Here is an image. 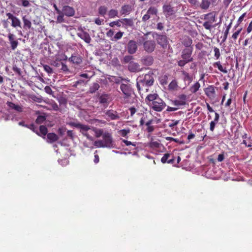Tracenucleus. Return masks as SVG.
I'll list each match as a JSON object with an SVG mask.
<instances>
[{"label": "nucleus", "mask_w": 252, "mask_h": 252, "mask_svg": "<svg viewBox=\"0 0 252 252\" xmlns=\"http://www.w3.org/2000/svg\"><path fill=\"white\" fill-rule=\"evenodd\" d=\"M6 104L10 108L14 110L17 112H21L23 111L22 106L19 105L15 104V103L9 101H7L6 102Z\"/></svg>", "instance_id": "obj_21"}, {"label": "nucleus", "mask_w": 252, "mask_h": 252, "mask_svg": "<svg viewBox=\"0 0 252 252\" xmlns=\"http://www.w3.org/2000/svg\"><path fill=\"white\" fill-rule=\"evenodd\" d=\"M61 64H62V62H59L58 60H56L53 61L51 63L52 65L57 67H60L61 66Z\"/></svg>", "instance_id": "obj_53"}, {"label": "nucleus", "mask_w": 252, "mask_h": 252, "mask_svg": "<svg viewBox=\"0 0 252 252\" xmlns=\"http://www.w3.org/2000/svg\"><path fill=\"white\" fill-rule=\"evenodd\" d=\"M200 87V84L197 82L190 88L189 91L191 93L194 94L199 90Z\"/></svg>", "instance_id": "obj_33"}, {"label": "nucleus", "mask_w": 252, "mask_h": 252, "mask_svg": "<svg viewBox=\"0 0 252 252\" xmlns=\"http://www.w3.org/2000/svg\"><path fill=\"white\" fill-rule=\"evenodd\" d=\"M134 59L133 56L131 55L130 54L129 55H126L123 59L121 60V63L123 64H126L128 63L129 64L130 63L132 62L133 60Z\"/></svg>", "instance_id": "obj_26"}, {"label": "nucleus", "mask_w": 252, "mask_h": 252, "mask_svg": "<svg viewBox=\"0 0 252 252\" xmlns=\"http://www.w3.org/2000/svg\"><path fill=\"white\" fill-rule=\"evenodd\" d=\"M171 156V155L168 153L165 154L161 159V162L163 163H167L169 158Z\"/></svg>", "instance_id": "obj_41"}, {"label": "nucleus", "mask_w": 252, "mask_h": 252, "mask_svg": "<svg viewBox=\"0 0 252 252\" xmlns=\"http://www.w3.org/2000/svg\"><path fill=\"white\" fill-rule=\"evenodd\" d=\"M68 60L73 63L77 65L80 64L82 62L81 57L78 55H72L71 57L69 58Z\"/></svg>", "instance_id": "obj_23"}, {"label": "nucleus", "mask_w": 252, "mask_h": 252, "mask_svg": "<svg viewBox=\"0 0 252 252\" xmlns=\"http://www.w3.org/2000/svg\"><path fill=\"white\" fill-rule=\"evenodd\" d=\"M94 145L97 148H114L116 143L111 133L106 132L102 135V140L94 141Z\"/></svg>", "instance_id": "obj_2"}, {"label": "nucleus", "mask_w": 252, "mask_h": 252, "mask_svg": "<svg viewBox=\"0 0 252 252\" xmlns=\"http://www.w3.org/2000/svg\"><path fill=\"white\" fill-rule=\"evenodd\" d=\"M224 155L223 153L219 154L218 155V158H217L218 161L221 162L224 160Z\"/></svg>", "instance_id": "obj_64"}, {"label": "nucleus", "mask_w": 252, "mask_h": 252, "mask_svg": "<svg viewBox=\"0 0 252 252\" xmlns=\"http://www.w3.org/2000/svg\"><path fill=\"white\" fill-rule=\"evenodd\" d=\"M173 104L176 106H180V105H184L186 104V103H183L180 100H175L172 101Z\"/></svg>", "instance_id": "obj_55"}, {"label": "nucleus", "mask_w": 252, "mask_h": 252, "mask_svg": "<svg viewBox=\"0 0 252 252\" xmlns=\"http://www.w3.org/2000/svg\"><path fill=\"white\" fill-rule=\"evenodd\" d=\"M59 15L57 17V23H62L64 22V19L63 18L64 15L62 13H58Z\"/></svg>", "instance_id": "obj_44"}, {"label": "nucleus", "mask_w": 252, "mask_h": 252, "mask_svg": "<svg viewBox=\"0 0 252 252\" xmlns=\"http://www.w3.org/2000/svg\"><path fill=\"white\" fill-rule=\"evenodd\" d=\"M61 13L67 17H72L75 14V10L72 7L65 5L63 7Z\"/></svg>", "instance_id": "obj_12"}, {"label": "nucleus", "mask_w": 252, "mask_h": 252, "mask_svg": "<svg viewBox=\"0 0 252 252\" xmlns=\"http://www.w3.org/2000/svg\"><path fill=\"white\" fill-rule=\"evenodd\" d=\"M8 19L11 20V26L13 28L20 27L21 28V23L20 20L11 13L6 14Z\"/></svg>", "instance_id": "obj_10"}, {"label": "nucleus", "mask_w": 252, "mask_h": 252, "mask_svg": "<svg viewBox=\"0 0 252 252\" xmlns=\"http://www.w3.org/2000/svg\"><path fill=\"white\" fill-rule=\"evenodd\" d=\"M161 144L158 141H151L147 145L151 148H159Z\"/></svg>", "instance_id": "obj_32"}, {"label": "nucleus", "mask_w": 252, "mask_h": 252, "mask_svg": "<svg viewBox=\"0 0 252 252\" xmlns=\"http://www.w3.org/2000/svg\"><path fill=\"white\" fill-rule=\"evenodd\" d=\"M77 35L81 38L82 39L84 40L87 43H90L91 41V38L89 34L81 29V32H78Z\"/></svg>", "instance_id": "obj_17"}, {"label": "nucleus", "mask_w": 252, "mask_h": 252, "mask_svg": "<svg viewBox=\"0 0 252 252\" xmlns=\"http://www.w3.org/2000/svg\"><path fill=\"white\" fill-rule=\"evenodd\" d=\"M100 86L97 83H93V85L90 86L89 90V92L91 94L94 93L97 90H98Z\"/></svg>", "instance_id": "obj_30"}, {"label": "nucleus", "mask_w": 252, "mask_h": 252, "mask_svg": "<svg viewBox=\"0 0 252 252\" xmlns=\"http://www.w3.org/2000/svg\"><path fill=\"white\" fill-rule=\"evenodd\" d=\"M66 128L64 126H61L59 127L57 130V134L60 137H63L66 132Z\"/></svg>", "instance_id": "obj_29"}, {"label": "nucleus", "mask_w": 252, "mask_h": 252, "mask_svg": "<svg viewBox=\"0 0 252 252\" xmlns=\"http://www.w3.org/2000/svg\"><path fill=\"white\" fill-rule=\"evenodd\" d=\"M98 99L100 103L107 106L110 101V94H103L98 96Z\"/></svg>", "instance_id": "obj_16"}, {"label": "nucleus", "mask_w": 252, "mask_h": 252, "mask_svg": "<svg viewBox=\"0 0 252 252\" xmlns=\"http://www.w3.org/2000/svg\"><path fill=\"white\" fill-rule=\"evenodd\" d=\"M95 136L96 137H99L101 136H102V135L104 134L102 129H99V130H95Z\"/></svg>", "instance_id": "obj_56"}, {"label": "nucleus", "mask_w": 252, "mask_h": 252, "mask_svg": "<svg viewBox=\"0 0 252 252\" xmlns=\"http://www.w3.org/2000/svg\"><path fill=\"white\" fill-rule=\"evenodd\" d=\"M192 43V39L188 36H186L184 37L182 41V44L186 47V48H189V47H192L191 46V44Z\"/></svg>", "instance_id": "obj_25"}, {"label": "nucleus", "mask_w": 252, "mask_h": 252, "mask_svg": "<svg viewBox=\"0 0 252 252\" xmlns=\"http://www.w3.org/2000/svg\"><path fill=\"white\" fill-rule=\"evenodd\" d=\"M118 12L117 10L115 9H111L109 11L108 16L110 18H114L116 16H118Z\"/></svg>", "instance_id": "obj_40"}, {"label": "nucleus", "mask_w": 252, "mask_h": 252, "mask_svg": "<svg viewBox=\"0 0 252 252\" xmlns=\"http://www.w3.org/2000/svg\"><path fill=\"white\" fill-rule=\"evenodd\" d=\"M130 132V129L129 128L126 129H121L119 131V134L123 137H126V135Z\"/></svg>", "instance_id": "obj_42"}, {"label": "nucleus", "mask_w": 252, "mask_h": 252, "mask_svg": "<svg viewBox=\"0 0 252 252\" xmlns=\"http://www.w3.org/2000/svg\"><path fill=\"white\" fill-rule=\"evenodd\" d=\"M147 37L143 36L139 39V43L143 44L144 50L148 53H151L154 51L156 47V43L154 40H146Z\"/></svg>", "instance_id": "obj_3"}, {"label": "nucleus", "mask_w": 252, "mask_h": 252, "mask_svg": "<svg viewBox=\"0 0 252 252\" xmlns=\"http://www.w3.org/2000/svg\"><path fill=\"white\" fill-rule=\"evenodd\" d=\"M124 34V32H122L121 31L118 32L114 36V38L115 40H119L121 39Z\"/></svg>", "instance_id": "obj_50"}, {"label": "nucleus", "mask_w": 252, "mask_h": 252, "mask_svg": "<svg viewBox=\"0 0 252 252\" xmlns=\"http://www.w3.org/2000/svg\"><path fill=\"white\" fill-rule=\"evenodd\" d=\"M132 10L131 6L125 4L121 7V13L122 15H126L128 14Z\"/></svg>", "instance_id": "obj_27"}, {"label": "nucleus", "mask_w": 252, "mask_h": 252, "mask_svg": "<svg viewBox=\"0 0 252 252\" xmlns=\"http://www.w3.org/2000/svg\"><path fill=\"white\" fill-rule=\"evenodd\" d=\"M178 97L182 102H183V103H186V101L187 100L186 95L184 94H180L178 96Z\"/></svg>", "instance_id": "obj_52"}, {"label": "nucleus", "mask_w": 252, "mask_h": 252, "mask_svg": "<svg viewBox=\"0 0 252 252\" xmlns=\"http://www.w3.org/2000/svg\"><path fill=\"white\" fill-rule=\"evenodd\" d=\"M214 51L215 52L214 56L216 57V58L217 59H218L220 57V49L216 47H214Z\"/></svg>", "instance_id": "obj_45"}, {"label": "nucleus", "mask_w": 252, "mask_h": 252, "mask_svg": "<svg viewBox=\"0 0 252 252\" xmlns=\"http://www.w3.org/2000/svg\"><path fill=\"white\" fill-rule=\"evenodd\" d=\"M153 37L155 38L158 44L163 49H166L167 47L168 41L167 37L165 34H159L154 32L153 33Z\"/></svg>", "instance_id": "obj_4"}, {"label": "nucleus", "mask_w": 252, "mask_h": 252, "mask_svg": "<svg viewBox=\"0 0 252 252\" xmlns=\"http://www.w3.org/2000/svg\"><path fill=\"white\" fill-rule=\"evenodd\" d=\"M107 11V8L105 6H100L98 8V13L101 15L104 16Z\"/></svg>", "instance_id": "obj_39"}, {"label": "nucleus", "mask_w": 252, "mask_h": 252, "mask_svg": "<svg viewBox=\"0 0 252 252\" xmlns=\"http://www.w3.org/2000/svg\"><path fill=\"white\" fill-rule=\"evenodd\" d=\"M188 63L184 60L183 59L180 60L178 62V65L180 67H183L187 64Z\"/></svg>", "instance_id": "obj_58"}, {"label": "nucleus", "mask_w": 252, "mask_h": 252, "mask_svg": "<svg viewBox=\"0 0 252 252\" xmlns=\"http://www.w3.org/2000/svg\"><path fill=\"white\" fill-rule=\"evenodd\" d=\"M120 23V21H119V20H118V21H113V22L110 23L109 26L111 27H114V26L116 25V26H118V27H121V24Z\"/></svg>", "instance_id": "obj_51"}, {"label": "nucleus", "mask_w": 252, "mask_h": 252, "mask_svg": "<svg viewBox=\"0 0 252 252\" xmlns=\"http://www.w3.org/2000/svg\"><path fill=\"white\" fill-rule=\"evenodd\" d=\"M120 89L125 95L126 98L130 97L133 93V90L129 84L128 85L122 83L121 85Z\"/></svg>", "instance_id": "obj_9"}, {"label": "nucleus", "mask_w": 252, "mask_h": 252, "mask_svg": "<svg viewBox=\"0 0 252 252\" xmlns=\"http://www.w3.org/2000/svg\"><path fill=\"white\" fill-rule=\"evenodd\" d=\"M44 90H45V92L48 94H52L53 93V91L51 88V87L50 86H46L45 88H44Z\"/></svg>", "instance_id": "obj_62"}, {"label": "nucleus", "mask_w": 252, "mask_h": 252, "mask_svg": "<svg viewBox=\"0 0 252 252\" xmlns=\"http://www.w3.org/2000/svg\"><path fill=\"white\" fill-rule=\"evenodd\" d=\"M119 21L123 24L128 26L132 27L133 26V21L132 19L124 18L119 20Z\"/></svg>", "instance_id": "obj_28"}, {"label": "nucleus", "mask_w": 252, "mask_h": 252, "mask_svg": "<svg viewBox=\"0 0 252 252\" xmlns=\"http://www.w3.org/2000/svg\"><path fill=\"white\" fill-rule=\"evenodd\" d=\"M205 94L209 98H214L215 95L214 86L211 85L204 89Z\"/></svg>", "instance_id": "obj_18"}, {"label": "nucleus", "mask_w": 252, "mask_h": 252, "mask_svg": "<svg viewBox=\"0 0 252 252\" xmlns=\"http://www.w3.org/2000/svg\"><path fill=\"white\" fill-rule=\"evenodd\" d=\"M152 103L153 109L158 112L161 111L166 106V104L160 98H158L156 101H153Z\"/></svg>", "instance_id": "obj_7"}, {"label": "nucleus", "mask_w": 252, "mask_h": 252, "mask_svg": "<svg viewBox=\"0 0 252 252\" xmlns=\"http://www.w3.org/2000/svg\"><path fill=\"white\" fill-rule=\"evenodd\" d=\"M153 75V73L150 72L146 74L143 78L139 77V82L143 86L149 87L152 86L154 82Z\"/></svg>", "instance_id": "obj_5"}, {"label": "nucleus", "mask_w": 252, "mask_h": 252, "mask_svg": "<svg viewBox=\"0 0 252 252\" xmlns=\"http://www.w3.org/2000/svg\"><path fill=\"white\" fill-rule=\"evenodd\" d=\"M10 43L11 45V48L13 50H15L18 45V42L16 40H15L14 41H12Z\"/></svg>", "instance_id": "obj_48"}, {"label": "nucleus", "mask_w": 252, "mask_h": 252, "mask_svg": "<svg viewBox=\"0 0 252 252\" xmlns=\"http://www.w3.org/2000/svg\"><path fill=\"white\" fill-rule=\"evenodd\" d=\"M182 74L184 75V80L185 81H189V84L192 81V77L189 75V74L185 71L182 72Z\"/></svg>", "instance_id": "obj_34"}, {"label": "nucleus", "mask_w": 252, "mask_h": 252, "mask_svg": "<svg viewBox=\"0 0 252 252\" xmlns=\"http://www.w3.org/2000/svg\"><path fill=\"white\" fill-rule=\"evenodd\" d=\"M68 125L72 127L79 128L80 132H81L83 134V133H86L84 132H86L87 131L89 130L90 129L89 126L81 124L80 123L70 122L68 123Z\"/></svg>", "instance_id": "obj_8"}, {"label": "nucleus", "mask_w": 252, "mask_h": 252, "mask_svg": "<svg viewBox=\"0 0 252 252\" xmlns=\"http://www.w3.org/2000/svg\"><path fill=\"white\" fill-rule=\"evenodd\" d=\"M61 66H62L61 70H63V71L67 72L69 71L67 65L63 63V62H62V64H61Z\"/></svg>", "instance_id": "obj_59"}, {"label": "nucleus", "mask_w": 252, "mask_h": 252, "mask_svg": "<svg viewBox=\"0 0 252 252\" xmlns=\"http://www.w3.org/2000/svg\"><path fill=\"white\" fill-rule=\"evenodd\" d=\"M154 58L150 55L142 57L140 59L141 63L145 66H150L154 63Z\"/></svg>", "instance_id": "obj_13"}, {"label": "nucleus", "mask_w": 252, "mask_h": 252, "mask_svg": "<svg viewBox=\"0 0 252 252\" xmlns=\"http://www.w3.org/2000/svg\"><path fill=\"white\" fill-rule=\"evenodd\" d=\"M158 9L155 7L151 6L147 10L148 14L157 15L158 14Z\"/></svg>", "instance_id": "obj_38"}, {"label": "nucleus", "mask_w": 252, "mask_h": 252, "mask_svg": "<svg viewBox=\"0 0 252 252\" xmlns=\"http://www.w3.org/2000/svg\"><path fill=\"white\" fill-rule=\"evenodd\" d=\"M23 28L26 30H30L32 28V23L27 15L23 16Z\"/></svg>", "instance_id": "obj_20"}, {"label": "nucleus", "mask_w": 252, "mask_h": 252, "mask_svg": "<svg viewBox=\"0 0 252 252\" xmlns=\"http://www.w3.org/2000/svg\"><path fill=\"white\" fill-rule=\"evenodd\" d=\"M205 20H209L211 22L215 21V15L212 13H209L204 15Z\"/></svg>", "instance_id": "obj_35"}, {"label": "nucleus", "mask_w": 252, "mask_h": 252, "mask_svg": "<svg viewBox=\"0 0 252 252\" xmlns=\"http://www.w3.org/2000/svg\"><path fill=\"white\" fill-rule=\"evenodd\" d=\"M159 98L158 95L157 94H149L146 97L145 102L150 106L151 101L153 102L156 101Z\"/></svg>", "instance_id": "obj_19"}, {"label": "nucleus", "mask_w": 252, "mask_h": 252, "mask_svg": "<svg viewBox=\"0 0 252 252\" xmlns=\"http://www.w3.org/2000/svg\"><path fill=\"white\" fill-rule=\"evenodd\" d=\"M137 44L135 41L133 40H130L128 41L127 44V52L130 54L132 55L135 54L137 50Z\"/></svg>", "instance_id": "obj_11"}, {"label": "nucleus", "mask_w": 252, "mask_h": 252, "mask_svg": "<svg viewBox=\"0 0 252 252\" xmlns=\"http://www.w3.org/2000/svg\"><path fill=\"white\" fill-rule=\"evenodd\" d=\"M19 5H22L25 7H28L31 6L29 0H19L17 2Z\"/></svg>", "instance_id": "obj_36"}, {"label": "nucleus", "mask_w": 252, "mask_h": 252, "mask_svg": "<svg viewBox=\"0 0 252 252\" xmlns=\"http://www.w3.org/2000/svg\"><path fill=\"white\" fill-rule=\"evenodd\" d=\"M84 83V81L83 80L80 79V80L75 82L74 84L72 85V87L76 88L77 87V86H78L79 85L83 84Z\"/></svg>", "instance_id": "obj_57"}, {"label": "nucleus", "mask_w": 252, "mask_h": 252, "mask_svg": "<svg viewBox=\"0 0 252 252\" xmlns=\"http://www.w3.org/2000/svg\"><path fill=\"white\" fill-rule=\"evenodd\" d=\"M59 102L60 104L65 105L67 103V99L64 97H61L59 99Z\"/></svg>", "instance_id": "obj_63"}, {"label": "nucleus", "mask_w": 252, "mask_h": 252, "mask_svg": "<svg viewBox=\"0 0 252 252\" xmlns=\"http://www.w3.org/2000/svg\"><path fill=\"white\" fill-rule=\"evenodd\" d=\"M43 68L44 70L49 74H52L53 73V69L52 68L48 65H44Z\"/></svg>", "instance_id": "obj_46"}, {"label": "nucleus", "mask_w": 252, "mask_h": 252, "mask_svg": "<svg viewBox=\"0 0 252 252\" xmlns=\"http://www.w3.org/2000/svg\"><path fill=\"white\" fill-rule=\"evenodd\" d=\"M38 136L42 137L43 139L50 144L54 143L59 139V136L54 132L48 133V128L44 125H40L39 129H37L35 133Z\"/></svg>", "instance_id": "obj_1"}, {"label": "nucleus", "mask_w": 252, "mask_h": 252, "mask_svg": "<svg viewBox=\"0 0 252 252\" xmlns=\"http://www.w3.org/2000/svg\"><path fill=\"white\" fill-rule=\"evenodd\" d=\"M210 5V1L208 0H202L200 7L202 9H207Z\"/></svg>", "instance_id": "obj_31"}, {"label": "nucleus", "mask_w": 252, "mask_h": 252, "mask_svg": "<svg viewBox=\"0 0 252 252\" xmlns=\"http://www.w3.org/2000/svg\"><path fill=\"white\" fill-rule=\"evenodd\" d=\"M12 70L15 73L17 74L19 76H22V71L21 70V69L18 67L15 64L13 65Z\"/></svg>", "instance_id": "obj_43"}, {"label": "nucleus", "mask_w": 252, "mask_h": 252, "mask_svg": "<svg viewBox=\"0 0 252 252\" xmlns=\"http://www.w3.org/2000/svg\"><path fill=\"white\" fill-rule=\"evenodd\" d=\"M67 57L65 55H59V56H58L56 60H58L59 62H62V61H65L67 60Z\"/></svg>", "instance_id": "obj_49"}, {"label": "nucleus", "mask_w": 252, "mask_h": 252, "mask_svg": "<svg viewBox=\"0 0 252 252\" xmlns=\"http://www.w3.org/2000/svg\"><path fill=\"white\" fill-rule=\"evenodd\" d=\"M177 86V83L175 80H174V81H172L169 84L168 87H169V89L170 90H174L176 88Z\"/></svg>", "instance_id": "obj_47"}, {"label": "nucleus", "mask_w": 252, "mask_h": 252, "mask_svg": "<svg viewBox=\"0 0 252 252\" xmlns=\"http://www.w3.org/2000/svg\"><path fill=\"white\" fill-rule=\"evenodd\" d=\"M127 69L129 71L132 73L138 72L141 70L139 63L133 61L128 64Z\"/></svg>", "instance_id": "obj_15"}, {"label": "nucleus", "mask_w": 252, "mask_h": 252, "mask_svg": "<svg viewBox=\"0 0 252 252\" xmlns=\"http://www.w3.org/2000/svg\"><path fill=\"white\" fill-rule=\"evenodd\" d=\"M105 114L108 116L111 120H118L120 118L117 112L113 110H107Z\"/></svg>", "instance_id": "obj_22"}, {"label": "nucleus", "mask_w": 252, "mask_h": 252, "mask_svg": "<svg viewBox=\"0 0 252 252\" xmlns=\"http://www.w3.org/2000/svg\"><path fill=\"white\" fill-rule=\"evenodd\" d=\"M193 51V47L185 48L182 51L181 57L182 59L187 63L192 62L193 58L191 57Z\"/></svg>", "instance_id": "obj_6"}, {"label": "nucleus", "mask_w": 252, "mask_h": 252, "mask_svg": "<svg viewBox=\"0 0 252 252\" xmlns=\"http://www.w3.org/2000/svg\"><path fill=\"white\" fill-rule=\"evenodd\" d=\"M18 124L19 126H23L30 129L34 133H36V131H37L38 129L37 127L33 123L30 125L25 124V122L23 121L19 122Z\"/></svg>", "instance_id": "obj_24"}, {"label": "nucleus", "mask_w": 252, "mask_h": 252, "mask_svg": "<svg viewBox=\"0 0 252 252\" xmlns=\"http://www.w3.org/2000/svg\"><path fill=\"white\" fill-rule=\"evenodd\" d=\"M46 119V117L45 115H39L35 120V123L37 124H42Z\"/></svg>", "instance_id": "obj_37"}, {"label": "nucleus", "mask_w": 252, "mask_h": 252, "mask_svg": "<svg viewBox=\"0 0 252 252\" xmlns=\"http://www.w3.org/2000/svg\"><path fill=\"white\" fill-rule=\"evenodd\" d=\"M66 134L67 136L70 138L71 140H73L74 139V133L72 130H66Z\"/></svg>", "instance_id": "obj_54"}, {"label": "nucleus", "mask_w": 252, "mask_h": 252, "mask_svg": "<svg viewBox=\"0 0 252 252\" xmlns=\"http://www.w3.org/2000/svg\"><path fill=\"white\" fill-rule=\"evenodd\" d=\"M217 123L213 121L211 122V123H210V129L211 131H213L214 130L215 126Z\"/></svg>", "instance_id": "obj_61"}, {"label": "nucleus", "mask_w": 252, "mask_h": 252, "mask_svg": "<svg viewBox=\"0 0 252 252\" xmlns=\"http://www.w3.org/2000/svg\"><path fill=\"white\" fill-rule=\"evenodd\" d=\"M163 12L166 18L169 17L175 13L174 8L170 4H164L162 7Z\"/></svg>", "instance_id": "obj_14"}, {"label": "nucleus", "mask_w": 252, "mask_h": 252, "mask_svg": "<svg viewBox=\"0 0 252 252\" xmlns=\"http://www.w3.org/2000/svg\"><path fill=\"white\" fill-rule=\"evenodd\" d=\"M167 76L166 75H164V76H163L162 78L160 80L161 84L162 85L167 84Z\"/></svg>", "instance_id": "obj_60"}]
</instances>
